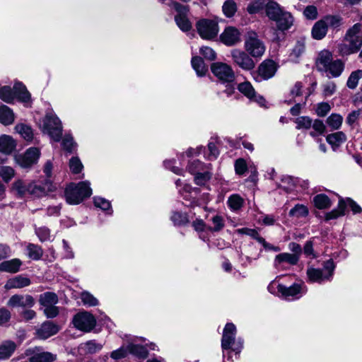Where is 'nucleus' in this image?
<instances>
[{
    "label": "nucleus",
    "instance_id": "f257e3e1",
    "mask_svg": "<svg viewBox=\"0 0 362 362\" xmlns=\"http://www.w3.org/2000/svg\"><path fill=\"white\" fill-rule=\"evenodd\" d=\"M315 66L317 71L325 74L328 78L340 76L344 69L342 60L334 59L332 53L328 49H322L317 53Z\"/></svg>",
    "mask_w": 362,
    "mask_h": 362
},
{
    "label": "nucleus",
    "instance_id": "f03ea898",
    "mask_svg": "<svg viewBox=\"0 0 362 362\" xmlns=\"http://www.w3.org/2000/svg\"><path fill=\"white\" fill-rule=\"evenodd\" d=\"M65 198L69 204H78L84 199L92 194V189L88 181L80 182L77 184L70 183L64 191Z\"/></svg>",
    "mask_w": 362,
    "mask_h": 362
},
{
    "label": "nucleus",
    "instance_id": "7ed1b4c3",
    "mask_svg": "<svg viewBox=\"0 0 362 362\" xmlns=\"http://www.w3.org/2000/svg\"><path fill=\"white\" fill-rule=\"evenodd\" d=\"M345 40L349 42V45H341L340 52L343 54L357 52L362 46L361 24L356 23L350 28L346 33Z\"/></svg>",
    "mask_w": 362,
    "mask_h": 362
},
{
    "label": "nucleus",
    "instance_id": "20e7f679",
    "mask_svg": "<svg viewBox=\"0 0 362 362\" xmlns=\"http://www.w3.org/2000/svg\"><path fill=\"white\" fill-rule=\"evenodd\" d=\"M41 129L54 141H59L62 135L61 120L52 111L46 113L42 120Z\"/></svg>",
    "mask_w": 362,
    "mask_h": 362
},
{
    "label": "nucleus",
    "instance_id": "39448f33",
    "mask_svg": "<svg viewBox=\"0 0 362 362\" xmlns=\"http://www.w3.org/2000/svg\"><path fill=\"white\" fill-rule=\"evenodd\" d=\"M265 11L266 16L271 20L276 19L285 9L274 0H256L247 7L250 13Z\"/></svg>",
    "mask_w": 362,
    "mask_h": 362
},
{
    "label": "nucleus",
    "instance_id": "423d86ee",
    "mask_svg": "<svg viewBox=\"0 0 362 362\" xmlns=\"http://www.w3.org/2000/svg\"><path fill=\"white\" fill-rule=\"evenodd\" d=\"M335 264L332 259H328L323 263L322 269L309 267L307 269V276L310 282L322 284L330 281L332 279Z\"/></svg>",
    "mask_w": 362,
    "mask_h": 362
},
{
    "label": "nucleus",
    "instance_id": "0eeeda50",
    "mask_svg": "<svg viewBox=\"0 0 362 362\" xmlns=\"http://www.w3.org/2000/svg\"><path fill=\"white\" fill-rule=\"evenodd\" d=\"M245 49L252 57L259 59L264 55L266 46L257 33L250 30L246 35Z\"/></svg>",
    "mask_w": 362,
    "mask_h": 362
},
{
    "label": "nucleus",
    "instance_id": "6e6552de",
    "mask_svg": "<svg viewBox=\"0 0 362 362\" xmlns=\"http://www.w3.org/2000/svg\"><path fill=\"white\" fill-rule=\"evenodd\" d=\"M197 33L202 39L211 40L219 32L218 24L214 20L203 18L196 23Z\"/></svg>",
    "mask_w": 362,
    "mask_h": 362
},
{
    "label": "nucleus",
    "instance_id": "1a4fd4ad",
    "mask_svg": "<svg viewBox=\"0 0 362 362\" xmlns=\"http://www.w3.org/2000/svg\"><path fill=\"white\" fill-rule=\"evenodd\" d=\"M169 6L173 7L178 13V14L175 16V20L180 29L184 32L190 30L192 24L186 16L189 11L188 6L182 5L175 1H171Z\"/></svg>",
    "mask_w": 362,
    "mask_h": 362
},
{
    "label": "nucleus",
    "instance_id": "9d476101",
    "mask_svg": "<svg viewBox=\"0 0 362 362\" xmlns=\"http://www.w3.org/2000/svg\"><path fill=\"white\" fill-rule=\"evenodd\" d=\"M73 323L78 329L88 332L95 326L96 320L90 313L83 312L76 314L74 317Z\"/></svg>",
    "mask_w": 362,
    "mask_h": 362
},
{
    "label": "nucleus",
    "instance_id": "9b49d317",
    "mask_svg": "<svg viewBox=\"0 0 362 362\" xmlns=\"http://www.w3.org/2000/svg\"><path fill=\"white\" fill-rule=\"evenodd\" d=\"M277 291L285 298L298 299L306 293L307 288L304 283H295L289 287L278 284Z\"/></svg>",
    "mask_w": 362,
    "mask_h": 362
},
{
    "label": "nucleus",
    "instance_id": "f8f14e48",
    "mask_svg": "<svg viewBox=\"0 0 362 362\" xmlns=\"http://www.w3.org/2000/svg\"><path fill=\"white\" fill-rule=\"evenodd\" d=\"M25 354L29 362H53L57 359V355L45 351L39 346L28 349Z\"/></svg>",
    "mask_w": 362,
    "mask_h": 362
},
{
    "label": "nucleus",
    "instance_id": "ddd939ff",
    "mask_svg": "<svg viewBox=\"0 0 362 362\" xmlns=\"http://www.w3.org/2000/svg\"><path fill=\"white\" fill-rule=\"evenodd\" d=\"M211 69L213 74L223 82L230 83L235 79V74L232 68L225 63H214Z\"/></svg>",
    "mask_w": 362,
    "mask_h": 362
},
{
    "label": "nucleus",
    "instance_id": "4468645a",
    "mask_svg": "<svg viewBox=\"0 0 362 362\" xmlns=\"http://www.w3.org/2000/svg\"><path fill=\"white\" fill-rule=\"evenodd\" d=\"M231 57L234 63L244 70H252L255 66L254 60L245 51L233 49L231 51Z\"/></svg>",
    "mask_w": 362,
    "mask_h": 362
},
{
    "label": "nucleus",
    "instance_id": "2eb2a0df",
    "mask_svg": "<svg viewBox=\"0 0 362 362\" xmlns=\"http://www.w3.org/2000/svg\"><path fill=\"white\" fill-rule=\"evenodd\" d=\"M40 155L37 148H28L23 154L16 156V163L22 168H29L37 162Z\"/></svg>",
    "mask_w": 362,
    "mask_h": 362
},
{
    "label": "nucleus",
    "instance_id": "dca6fc26",
    "mask_svg": "<svg viewBox=\"0 0 362 362\" xmlns=\"http://www.w3.org/2000/svg\"><path fill=\"white\" fill-rule=\"evenodd\" d=\"M35 303V300L30 295L15 294L8 299L7 305L10 308H30L33 307Z\"/></svg>",
    "mask_w": 362,
    "mask_h": 362
},
{
    "label": "nucleus",
    "instance_id": "f3484780",
    "mask_svg": "<svg viewBox=\"0 0 362 362\" xmlns=\"http://www.w3.org/2000/svg\"><path fill=\"white\" fill-rule=\"evenodd\" d=\"M236 334V327L233 323H227L223 329L221 347L223 350L232 348L235 344V337Z\"/></svg>",
    "mask_w": 362,
    "mask_h": 362
},
{
    "label": "nucleus",
    "instance_id": "a211bd4d",
    "mask_svg": "<svg viewBox=\"0 0 362 362\" xmlns=\"http://www.w3.org/2000/svg\"><path fill=\"white\" fill-rule=\"evenodd\" d=\"M221 42L228 46H233L240 42V33L235 27L228 26L221 34Z\"/></svg>",
    "mask_w": 362,
    "mask_h": 362
},
{
    "label": "nucleus",
    "instance_id": "6ab92c4d",
    "mask_svg": "<svg viewBox=\"0 0 362 362\" xmlns=\"http://www.w3.org/2000/svg\"><path fill=\"white\" fill-rule=\"evenodd\" d=\"M277 64L271 59L262 62L258 67V74L264 80L272 78L277 71Z\"/></svg>",
    "mask_w": 362,
    "mask_h": 362
},
{
    "label": "nucleus",
    "instance_id": "aec40b11",
    "mask_svg": "<svg viewBox=\"0 0 362 362\" xmlns=\"http://www.w3.org/2000/svg\"><path fill=\"white\" fill-rule=\"evenodd\" d=\"M300 186L305 189L308 186L307 181L300 180L298 177H294L289 175L284 176L281 179V187L286 192H291Z\"/></svg>",
    "mask_w": 362,
    "mask_h": 362
},
{
    "label": "nucleus",
    "instance_id": "412c9836",
    "mask_svg": "<svg viewBox=\"0 0 362 362\" xmlns=\"http://www.w3.org/2000/svg\"><path fill=\"white\" fill-rule=\"evenodd\" d=\"M298 257L295 254L284 252L277 255L274 261V266L277 269H284L285 264L295 265L298 263Z\"/></svg>",
    "mask_w": 362,
    "mask_h": 362
},
{
    "label": "nucleus",
    "instance_id": "4be33fe9",
    "mask_svg": "<svg viewBox=\"0 0 362 362\" xmlns=\"http://www.w3.org/2000/svg\"><path fill=\"white\" fill-rule=\"evenodd\" d=\"M273 21L275 22L277 30L284 32L291 28L294 19L291 13L285 10Z\"/></svg>",
    "mask_w": 362,
    "mask_h": 362
},
{
    "label": "nucleus",
    "instance_id": "5701e85b",
    "mask_svg": "<svg viewBox=\"0 0 362 362\" xmlns=\"http://www.w3.org/2000/svg\"><path fill=\"white\" fill-rule=\"evenodd\" d=\"M238 88L249 99L255 100L262 106L264 105V99L260 95H256L255 90L250 82L240 83Z\"/></svg>",
    "mask_w": 362,
    "mask_h": 362
},
{
    "label": "nucleus",
    "instance_id": "b1692460",
    "mask_svg": "<svg viewBox=\"0 0 362 362\" xmlns=\"http://www.w3.org/2000/svg\"><path fill=\"white\" fill-rule=\"evenodd\" d=\"M59 330V327L52 322H45L37 330V336L40 339H46L54 334Z\"/></svg>",
    "mask_w": 362,
    "mask_h": 362
},
{
    "label": "nucleus",
    "instance_id": "393cba45",
    "mask_svg": "<svg viewBox=\"0 0 362 362\" xmlns=\"http://www.w3.org/2000/svg\"><path fill=\"white\" fill-rule=\"evenodd\" d=\"M103 344L98 343L95 340H89L78 346V351L81 355L93 354L100 351Z\"/></svg>",
    "mask_w": 362,
    "mask_h": 362
},
{
    "label": "nucleus",
    "instance_id": "a878e982",
    "mask_svg": "<svg viewBox=\"0 0 362 362\" xmlns=\"http://www.w3.org/2000/svg\"><path fill=\"white\" fill-rule=\"evenodd\" d=\"M47 191H53L52 185L50 182H45L44 186L37 185L35 183H30L28 187V194L35 197H42L47 194Z\"/></svg>",
    "mask_w": 362,
    "mask_h": 362
},
{
    "label": "nucleus",
    "instance_id": "bb28decb",
    "mask_svg": "<svg viewBox=\"0 0 362 362\" xmlns=\"http://www.w3.org/2000/svg\"><path fill=\"white\" fill-rule=\"evenodd\" d=\"M30 283L31 281L30 279L23 276L21 275H18L8 279L6 281L4 288L6 290H10L13 288H22L28 286L30 284Z\"/></svg>",
    "mask_w": 362,
    "mask_h": 362
},
{
    "label": "nucleus",
    "instance_id": "cd10ccee",
    "mask_svg": "<svg viewBox=\"0 0 362 362\" xmlns=\"http://www.w3.org/2000/svg\"><path fill=\"white\" fill-rule=\"evenodd\" d=\"M16 344L11 340L4 341L0 344V360L10 358L16 349Z\"/></svg>",
    "mask_w": 362,
    "mask_h": 362
},
{
    "label": "nucleus",
    "instance_id": "c85d7f7f",
    "mask_svg": "<svg viewBox=\"0 0 362 362\" xmlns=\"http://www.w3.org/2000/svg\"><path fill=\"white\" fill-rule=\"evenodd\" d=\"M21 264L22 262L17 258L4 261L0 264V272L16 273L19 271Z\"/></svg>",
    "mask_w": 362,
    "mask_h": 362
},
{
    "label": "nucleus",
    "instance_id": "c756f323",
    "mask_svg": "<svg viewBox=\"0 0 362 362\" xmlns=\"http://www.w3.org/2000/svg\"><path fill=\"white\" fill-rule=\"evenodd\" d=\"M15 148L16 143L11 136L8 135H2L0 136L1 152L6 154H9L15 149Z\"/></svg>",
    "mask_w": 362,
    "mask_h": 362
},
{
    "label": "nucleus",
    "instance_id": "7c9ffc66",
    "mask_svg": "<svg viewBox=\"0 0 362 362\" xmlns=\"http://www.w3.org/2000/svg\"><path fill=\"white\" fill-rule=\"evenodd\" d=\"M305 51V42L304 39L297 40L296 45L293 47L289 57L292 62H298V59L303 55Z\"/></svg>",
    "mask_w": 362,
    "mask_h": 362
},
{
    "label": "nucleus",
    "instance_id": "2f4dec72",
    "mask_svg": "<svg viewBox=\"0 0 362 362\" xmlns=\"http://www.w3.org/2000/svg\"><path fill=\"white\" fill-rule=\"evenodd\" d=\"M327 28L323 20L317 21L312 29V36L315 40H321L326 35Z\"/></svg>",
    "mask_w": 362,
    "mask_h": 362
},
{
    "label": "nucleus",
    "instance_id": "473e14b6",
    "mask_svg": "<svg viewBox=\"0 0 362 362\" xmlns=\"http://www.w3.org/2000/svg\"><path fill=\"white\" fill-rule=\"evenodd\" d=\"M128 353L134 355L139 358H146L148 356V352L146 346L136 344L134 343H129L127 345Z\"/></svg>",
    "mask_w": 362,
    "mask_h": 362
},
{
    "label": "nucleus",
    "instance_id": "72a5a7b5",
    "mask_svg": "<svg viewBox=\"0 0 362 362\" xmlns=\"http://www.w3.org/2000/svg\"><path fill=\"white\" fill-rule=\"evenodd\" d=\"M15 116L13 110L6 105L0 106V122L4 125H9L14 121Z\"/></svg>",
    "mask_w": 362,
    "mask_h": 362
},
{
    "label": "nucleus",
    "instance_id": "f704fd0d",
    "mask_svg": "<svg viewBox=\"0 0 362 362\" xmlns=\"http://www.w3.org/2000/svg\"><path fill=\"white\" fill-rule=\"evenodd\" d=\"M326 139L327 141L334 149L335 148L339 146L341 144L345 142V141L346 140V136L342 132H337L329 134L327 136Z\"/></svg>",
    "mask_w": 362,
    "mask_h": 362
},
{
    "label": "nucleus",
    "instance_id": "c9c22d12",
    "mask_svg": "<svg viewBox=\"0 0 362 362\" xmlns=\"http://www.w3.org/2000/svg\"><path fill=\"white\" fill-rule=\"evenodd\" d=\"M39 302L43 307L54 305L58 303V297L54 293L45 292L40 296Z\"/></svg>",
    "mask_w": 362,
    "mask_h": 362
},
{
    "label": "nucleus",
    "instance_id": "e433bc0d",
    "mask_svg": "<svg viewBox=\"0 0 362 362\" xmlns=\"http://www.w3.org/2000/svg\"><path fill=\"white\" fill-rule=\"evenodd\" d=\"M243 204L244 199L237 194L230 195L227 200V204L233 211H239L243 206Z\"/></svg>",
    "mask_w": 362,
    "mask_h": 362
},
{
    "label": "nucleus",
    "instance_id": "4c0bfd02",
    "mask_svg": "<svg viewBox=\"0 0 362 362\" xmlns=\"http://www.w3.org/2000/svg\"><path fill=\"white\" fill-rule=\"evenodd\" d=\"M192 66L195 70L197 76H203L206 74L208 69L203 59L199 57H194L191 61Z\"/></svg>",
    "mask_w": 362,
    "mask_h": 362
},
{
    "label": "nucleus",
    "instance_id": "58836bf2",
    "mask_svg": "<svg viewBox=\"0 0 362 362\" xmlns=\"http://www.w3.org/2000/svg\"><path fill=\"white\" fill-rule=\"evenodd\" d=\"M346 209V204L345 201L341 199L339 202L338 206L337 209H333L332 211L327 213L325 216V219L327 221L334 219L338 218L339 216L344 215V211Z\"/></svg>",
    "mask_w": 362,
    "mask_h": 362
},
{
    "label": "nucleus",
    "instance_id": "ea45409f",
    "mask_svg": "<svg viewBox=\"0 0 362 362\" xmlns=\"http://www.w3.org/2000/svg\"><path fill=\"white\" fill-rule=\"evenodd\" d=\"M16 131L26 141H31L33 138V130L30 127L18 124L15 127Z\"/></svg>",
    "mask_w": 362,
    "mask_h": 362
},
{
    "label": "nucleus",
    "instance_id": "a19ab883",
    "mask_svg": "<svg viewBox=\"0 0 362 362\" xmlns=\"http://www.w3.org/2000/svg\"><path fill=\"white\" fill-rule=\"evenodd\" d=\"M309 211L306 206L298 204L290 210L288 214L291 217L299 218L306 217Z\"/></svg>",
    "mask_w": 362,
    "mask_h": 362
},
{
    "label": "nucleus",
    "instance_id": "79ce46f5",
    "mask_svg": "<svg viewBox=\"0 0 362 362\" xmlns=\"http://www.w3.org/2000/svg\"><path fill=\"white\" fill-rule=\"evenodd\" d=\"M361 78H362L361 69L352 71L346 81L347 87L350 89H355L357 87L358 81Z\"/></svg>",
    "mask_w": 362,
    "mask_h": 362
},
{
    "label": "nucleus",
    "instance_id": "37998d69",
    "mask_svg": "<svg viewBox=\"0 0 362 362\" xmlns=\"http://www.w3.org/2000/svg\"><path fill=\"white\" fill-rule=\"evenodd\" d=\"M313 202L315 206L320 209H327L331 206L329 198L324 194L316 195L314 197Z\"/></svg>",
    "mask_w": 362,
    "mask_h": 362
},
{
    "label": "nucleus",
    "instance_id": "c03bdc74",
    "mask_svg": "<svg viewBox=\"0 0 362 362\" xmlns=\"http://www.w3.org/2000/svg\"><path fill=\"white\" fill-rule=\"evenodd\" d=\"M15 94L23 102L27 103L30 99V94L27 90L26 88L21 83H16L14 86Z\"/></svg>",
    "mask_w": 362,
    "mask_h": 362
},
{
    "label": "nucleus",
    "instance_id": "a18cd8bd",
    "mask_svg": "<svg viewBox=\"0 0 362 362\" xmlns=\"http://www.w3.org/2000/svg\"><path fill=\"white\" fill-rule=\"evenodd\" d=\"M28 256L34 260L40 259L43 254L42 249L40 246L30 243L27 246Z\"/></svg>",
    "mask_w": 362,
    "mask_h": 362
},
{
    "label": "nucleus",
    "instance_id": "49530a36",
    "mask_svg": "<svg viewBox=\"0 0 362 362\" xmlns=\"http://www.w3.org/2000/svg\"><path fill=\"white\" fill-rule=\"evenodd\" d=\"M213 226H209L208 230L211 232H218L222 230L225 226L223 218L221 216L216 215L211 218Z\"/></svg>",
    "mask_w": 362,
    "mask_h": 362
},
{
    "label": "nucleus",
    "instance_id": "de8ad7c7",
    "mask_svg": "<svg viewBox=\"0 0 362 362\" xmlns=\"http://www.w3.org/2000/svg\"><path fill=\"white\" fill-rule=\"evenodd\" d=\"M223 12L226 17H232L237 11L236 4L233 0H227L223 5Z\"/></svg>",
    "mask_w": 362,
    "mask_h": 362
},
{
    "label": "nucleus",
    "instance_id": "09e8293b",
    "mask_svg": "<svg viewBox=\"0 0 362 362\" xmlns=\"http://www.w3.org/2000/svg\"><path fill=\"white\" fill-rule=\"evenodd\" d=\"M343 121V117L339 114H332L327 119V123L333 129H338Z\"/></svg>",
    "mask_w": 362,
    "mask_h": 362
},
{
    "label": "nucleus",
    "instance_id": "8fccbe9b",
    "mask_svg": "<svg viewBox=\"0 0 362 362\" xmlns=\"http://www.w3.org/2000/svg\"><path fill=\"white\" fill-rule=\"evenodd\" d=\"M211 165L205 166L204 163L198 160H192L189 163L188 165V170L192 174H197V173H200L204 171L205 168H209Z\"/></svg>",
    "mask_w": 362,
    "mask_h": 362
},
{
    "label": "nucleus",
    "instance_id": "3c124183",
    "mask_svg": "<svg viewBox=\"0 0 362 362\" xmlns=\"http://www.w3.org/2000/svg\"><path fill=\"white\" fill-rule=\"evenodd\" d=\"M29 184L25 183L23 181L16 180L13 185V189L20 196L25 195L28 193Z\"/></svg>",
    "mask_w": 362,
    "mask_h": 362
},
{
    "label": "nucleus",
    "instance_id": "603ef678",
    "mask_svg": "<svg viewBox=\"0 0 362 362\" xmlns=\"http://www.w3.org/2000/svg\"><path fill=\"white\" fill-rule=\"evenodd\" d=\"M81 299L83 303L88 306H95L98 304V300L91 293L83 291L81 294Z\"/></svg>",
    "mask_w": 362,
    "mask_h": 362
},
{
    "label": "nucleus",
    "instance_id": "864d4df0",
    "mask_svg": "<svg viewBox=\"0 0 362 362\" xmlns=\"http://www.w3.org/2000/svg\"><path fill=\"white\" fill-rule=\"evenodd\" d=\"M14 98V93L10 86L0 87V98L6 103H10Z\"/></svg>",
    "mask_w": 362,
    "mask_h": 362
},
{
    "label": "nucleus",
    "instance_id": "5fc2aeb1",
    "mask_svg": "<svg viewBox=\"0 0 362 362\" xmlns=\"http://www.w3.org/2000/svg\"><path fill=\"white\" fill-rule=\"evenodd\" d=\"M94 204L96 207L101 209L103 211H110L108 214H112L110 202L102 197H94Z\"/></svg>",
    "mask_w": 362,
    "mask_h": 362
},
{
    "label": "nucleus",
    "instance_id": "6e6d98bb",
    "mask_svg": "<svg viewBox=\"0 0 362 362\" xmlns=\"http://www.w3.org/2000/svg\"><path fill=\"white\" fill-rule=\"evenodd\" d=\"M171 220L177 226L185 225L189 221L187 214L181 212H174L171 216Z\"/></svg>",
    "mask_w": 362,
    "mask_h": 362
},
{
    "label": "nucleus",
    "instance_id": "4d7b16f0",
    "mask_svg": "<svg viewBox=\"0 0 362 362\" xmlns=\"http://www.w3.org/2000/svg\"><path fill=\"white\" fill-rule=\"evenodd\" d=\"M35 233L41 242H45L50 240V230L45 226L35 228Z\"/></svg>",
    "mask_w": 362,
    "mask_h": 362
},
{
    "label": "nucleus",
    "instance_id": "13d9d810",
    "mask_svg": "<svg viewBox=\"0 0 362 362\" xmlns=\"http://www.w3.org/2000/svg\"><path fill=\"white\" fill-rule=\"evenodd\" d=\"M0 176L5 182H8L14 176V170L9 166H1Z\"/></svg>",
    "mask_w": 362,
    "mask_h": 362
},
{
    "label": "nucleus",
    "instance_id": "bf43d9fd",
    "mask_svg": "<svg viewBox=\"0 0 362 362\" xmlns=\"http://www.w3.org/2000/svg\"><path fill=\"white\" fill-rule=\"evenodd\" d=\"M211 178V173L208 171H202L195 174L194 181L197 185H204L206 181Z\"/></svg>",
    "mask_w": 362,
    "mask_h": 362
},
{
    "label": "nucleus",
    "instance_id": "052dcab7",
    "mask_svg": "<svg viewBox=\"0 0 362 362\" xmlns=\"http://www.w3.org/2000/svg\"><path fill=\"white\" fill-rule=\"evenodd\" d=\"M322 20L326 22L327 28L332 27L335 28L341 24V18L336 16H328Z\"/></svg>",
    "mask_w": 362,
    "mask_h": 362
},
{
    "label": "nucleus",
    "instance_id": "680f3d73",
    "mask_svg": "<svg viewBox=\"0 0 362 362\" xmlns=\"http://www.w3.org/2000/svg\"><path fill=\"white\" fill-rule=\"evenodd\" d=\"M76 143L71 136L66 135L62 139L63 148L68 152H72L76 148Z\"/></svg>",
    "mask_w": 362,
    "mask_h": 362
},
{
    "label": "nucleus",
    "instance_id": "e2e57ef3",
    "mask_svg": "<svg viewBox=\"0 0 362 362\" xmlns=\"http://www.w3.org/2000/svg\"><path fill=\"white\" fill-rule=\"evenodd\" d=\"M69 168L73 173H78L83 168V165L77 157H73L69 160Z\"/></svg>",
    "mask_w": 362,
    "mask_h": 362
},
{
    "label": "nucleus",
    "instance_id": "0e129e2a",
    "mask_svg": "<svg viewBox=\"0 0 362 362\" xmlns=\"http://www.w3.org/2000/svg\"><path fill=\"white\" fill-rule=\"evenodd\" d=\"M336 91V84L333 81H327L322 85V93L324 96L332 95Z\"/></svg>",
    "mask_w": 362,
    "mask_h": 362
},
{
    "label": "nucleus",
    "instance_id": "69168bd1",
    "mask_svg": "<svg viewBox=\"0 0 362 362\" xmlns=\"http://www.w3.org/2000/svg\"><path fill=\"white\" fill-rule=\"evenodd\" d=\"M298 129H309L312 126V119L308 117H300L296 119Z\"/></svg>",
    "mask_w": 362,
    "mask_h": 362
},
{
    "label": "nucleus",
    "instance_id": "338daca9",
    "mask_svg": "<svg viewBox=\"0 0 362 362\" xmlns=\"http://www.w3.org/2000/svg\"><path fill=\"white\" fill-rule=\"evenodd\" d=\"M208 153L206 154L207 159L212 160L217 158L219 151L214 142H209L208 144Z\"/></svg>",
    "mask_w": 362,
    "mask_h": 362
},
{
    "label": "nucleus",
    "instance_id": "774afa93",
    "mask_svg": "<svg viewBox=\"0 0 362 362\" xmlns=\"http://www.w3.org/2000/svg\"><path fill=\"white\" fill-rule=\"evenodd\" d=\"M200 53L208 60H214L216 57L215 51L209 47H201Z\"/></svg>",
    "mask_w": 362,
    "mask_h": 362
}]
</instances>
